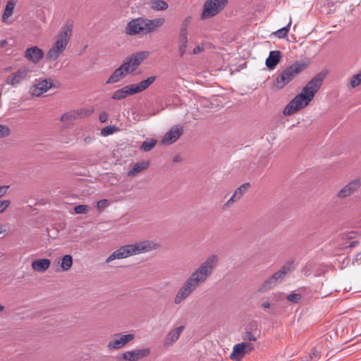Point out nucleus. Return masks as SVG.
I'll return each instance as SVG.
<instances>
[{
  "instance_id": "nucleus-49",
  "label": "nucleus",
  "mask_w": 361,
  "mask_h": 361,
  "mask_svg": "<svg viewBox=\"0 0 361 361\" xmlns=\"http://www.w3.org/2000/svg\"><path fill=\"white\" fill-rule=\"evenodd\" d=\"M361 260V252L360 253H357L355 256V258L353 259V263L354 264L355 262H357L358 263L359 261Z\"/></svg>"
},
{
  "instance_id": "nucleus-43",
  "label": "nucleus",
  "mask_w": 361,
  "mask_h": 361,
  "mask_svg": "<svg viewBox=\"0 0 361 361\" xmlns=\"http://www.w3.org/2000/svg\"><path fill=\"white\" fill-rule=\"evenodd\" d=\"M108 118V114L106 112H102L99 114V119L101 123H105L106 122Z\"/></svg>"
},
{
  "instance_id": "nucleus-45",
  "label": "nucleus",
  "mask_w": 361,
  "mask_h": 361,
  "mask_svg": "<svg viewBox=\"0 0 361 361\" xmlns=\"http://www.w3.org/2000/svg\"><path fill=\"white\" fill-rule=\"evenodd\" d=\"M191 17H187L186 18H185V20L183 22L181 27H185V30H187L188 25L191 22Z\"/></svg>"
},
{
  "instance_id": "nucleus-25",
  "label": "nucleus",
  "mask_w": 361,
  "mask_h": 361,
  "mask_svg": "<svg viewBox=\"0 0 361 361\" xmlns=\"http://www.w3.org/2000/svg\"><path fill=\"white\" fill-rule=\"evenodd\" d=\"M149 166V162L145 161H142L140 162L136 163L134 166L128 172V176H135L140 172L147 169Z\"/></svg>"
},
{
  "instance_id": "nucleus-55",
  "label": "nucleus",
  "mask_w": 361,
  "mask_h": 361,
  "mask_svg": "<svg viewBox=\"0 0 361 361\" xmlns=\"http://www.w3.org/2000/svg\"><path fill=\"white\" fill-rule=\"evenodd\" d=\"M4 310V306H2L1 305H0V311L3 310Z\"/></svg>"
},
{
  "instance_id": "nucleus-19",
  "label": "nucleus",
  "mask_w": 361,
  "mask_h": 361,
  "mask_svg": "<svg viewBox=\"0 0 361 361\" xmlns=\"http://www.w3.org/2000/svg\"><path fill=\"white\" fill-rule=\"evenodd\" d=\"M128 352L131 361H140L148 357L151 353V350L149 348H134Z\"/></svg>"
},
{
  "instance_id": "nucleus-56",
  "label": "nucleus",
  "mask_w": 361,
  "mask_h": 361,
  "mask_svg": "<svg viewBox=\"0 0 361 361\" xmlns=\"http://www.w3.org/2000/svg\"><path fill=\"white\" fill-rule=\"evenodd\" d=\"M178 161V158H175L174 161Z\"/></svg>"
},
{
  "instance_id": "nucleus-2",
  "label": "nucleus",
  "mask_w": 361,
  "mask_h": 361,
  "mask_svg": "<svg viewBox=\"0 0 361 361\" xmlns=\"http://www.w3.org/2000/svg\"><path fill=\"white\" fill-rule=\"evenodd\" d=\"M324 78V75L322 73H318L310 80L302 88L301 92L286 106L283 114L285 116H290L307 106L322 86Z\"/></svg>"
},
{
  "instance_id": "nucleus-52",
  "label": "nucleus",
  "mask_w": 361,
  "mask_h": 361,
  "mask_svg": "<svg viewBox=\"0 0 361 361\" xmlns=\"http://www.w3.org/2000/svg\"><path fill=\"white\" fill-rule=\"evenodd\" d=\"M7 44V41L6 40H2L1 42H0V45L1 47H4Z\"/></svg>"
},
{
  "instance_id": "nucleus-42",
  "label": "nucleus",
  "mask_w": 361,
  "mask_h": 361,
  "mask_svg": "<svg viewBox=\"0 0 361 361\" xmlns=\"http://www.w3.org/2000/svg\"><path fill=\"white\" fill-rule=\"evenodd\" d=\"M319 352L316 350V349H313L311 352V353L310 354V357L312 360H313L314 361H318V359L317 357H319Z\"/></svg>"
},
{
  "instance_id": "nucleus-17",
  "label": "nucleus",
  "mask_w": 361,
  "mask_h": 361,
  "mask_svg": "<svg viewBox=\"0 0 361 361\" xmlns=\"http://www.w3.org/2000/svg\"><path fill=\"white\" fill-rule=\"evenodd\" d=\"M361 186V176L344 186L337 194V197L345 198L350 196Z\"/></svg>"
},
{
  "instance_id": "nucleus-11",
  "label": "nucleus",
  "mask_w": 361,
  "mask_h": 361,
  "mask_svg": "<svg viewBox=\"0 0 361 361\" xmlns=\"http://www.w3.org/2000/svg\"><path fill=\"white\" fill-rule=\"evenodd\" d=\"M255 348L254 344L250 342L243 341L233 346V352L230 357L233 360H240L245 355L250 353Z\"/></svg>"
},
{
  "instance_id": "nucleus-46",
  "label": "nucleus",
  "mask_w": 361,
  "mask_h": 361,
  "mask_svg": "<svg viewBox=\"0 0 361 361\" xmlns=\"http://www.w3.org/2000/svg\"><path fill=\"white\" fill-rule=\"evenodd\" d=\"M311 267H312V263L307 264L302 269V273L305 275H309Z\"/></svg>"
},
{
  "instance_id": "nucleus-12",
  "label": "nucleus",
  "mask_w": 361,
  "mask_h": 361,
  "mask_svg": "<svg viewBox=\"0 0 361 361\" xmlns=\"http://www.w3.org/2000/svg\"><path fill=\"white\" fill-rule=\"evenodd\" d=\"M53 87V80L50 78L44 80L39 79L30 87V93L32 96L39 97L42 94L47 92Z\"/></svg>"
},
{
  "instance_id": "nucleus-44",
  "label": "nucleus",
  "mask_w": 361,
  "mask_h": 361,
  "mask_svg": "<svg viewBox=\"0 0 361 361\" xmlns=\"http://www.w3.org/2000/svg\"><path fill=\"white\" fill-rule=\"evenodd\" d=\"M106 206V200H99L97 203V207L99 209H104Z\"/></svg>"
},
{
  "instance_id": "nucleus-37",
  "label": "nucleus",
  "mask_w": 361,
  "mask_h": 361,
  "mask_svg": "<svg viewBox=\"0 0 361 361\" xmlns=\"http://www.w3.org/2000/svg\"><path fill=\"white\" fill-rule=\"evenodd\" d=\"M243 338L244 341L250 343L251 341H255L257 340V337L249 331H246L244 334Z\"/></svg>"
},
{
  "instance_id": "nucleus-21",
  "label": "nucleus",
  "mask_w": 361,
  "mask_h": 361,
  "mask_svg": "<svg viewBox=\"0 0 361 361\" xmlns=\"http://www.w3.org/2000/svg\"><path fill=\"white\" fill-rule=\"evenodd\" d=\"M282 56L279 51H271L266 59V66L269 70H274L280 62Z\"/></svg>"
},
{
  "instance_id": "nucleus-5",
  "label": "nucleus",
  "mask_w": 361,
  "mask_h": 361,
  "mask_svg": "<svg viewBox=\"0 0 361 361\" xmlns=\"http://www.w3.org/2000/svg\"><path fill=\"white\" fill-rule=\"evenodd\" d=\"M165 23L164 18L148 19L137 18L131 20L126 27V33L128 35H147L161 27Z\"/></svg>"
},
{
  "instance_id": "nucleus-23",
  "label": "nucleus",
  "mask_w": 361,
  "mask_h": 361,
  "mask_svg": "<svg viewBox=\"0 0 361 361\" xmlns=\"http://www.w3.org/2000/svg\"><path fill=\"white\" fill-rule=\"evenodd\" d=\"M156 80V76H150L137 84L131 85L135 94L141 92L147 89Z\"/></svg>"
},
{
  "instance_id": "nucleus-29",
  "label": "nucleus",
  "mask_w": 361,
  "mask_h": 361,
  "mask_svg": "<svg viewBox=\"0 0 361 361\" xmlns=\"http://www.w3.org/2000/svg\"><path fill=\"white\" fill-rule=\"evenodd\" d=\"M291 23H292V20H291V18H290V20H289L288 25L281 29H279L275 32H274V35L280 39L284 38L285 37H286L288 35V32H289V30H290V27L291 25Z\"/></svg>"
},
{
  "instance_id": "nucleus-35",
  "label": "nucleus",
  "mask_w": 361,
  "mask_h": 361,
  "mask_svg": "<svg viewBox=\"0 0 361 361\" xmlns=\"http://www.w3.org/2000/svg\"><path fill=\"white\" fill-rule=\"evenodd\" d=\"M188 40H179L178 51L180 56H183L187 50Z\"/></svg>"
},
{
  "instance_id": "nucleus-36",
  "label": "nucleus",
  "mask_w": 361,
  "mask_h": 361,
  "mask_svg": "<svg viewBox=\"0 0 361 361\" xmlns=\"http://www.w3.org/2000/svg\"><path fill=\"white\" fill-rule=\"evenodd\" d=\"M76 214H87L89 211V207L85 204H80L74 207Z\"/></svg>"
},
{
  "instance_id": "nucleus-26",
  "label": "nucleus",
  "mask_w": 361,
  "mask_h": 361,
  "mask_svg": "<svg viewBox=\"0 0 361 361\" xmlns=\"http://www.w3.org/2000/svg\"><path fill=\"white\" fill-rule=\"evenodd\" d=\"M126 75L123 72V71L119 66L117 69H116L114 73L110 75L109 79L106 80V84H113L120 81L122 78L126 77Z\"/></svg>"
},
{
  "instance_id": "nucleus-1",
  "label": "nucleus",
  "mask_w": 361,
  "mask_h": 361,
  "mask_svg": "<svg viewBox=\"0 0 361 361\" xmlns=\"http://www.w3.org/2000/svg\"><path fill=\"white\" fill-rule=\"evenodd\" d=\"M219 262V255L212 254L200 263L178 290L174 298V303L176 305L180 304L204 283L213 274Z\"/></svg>"
},
{
  "instance_id": "nucleus-31",
  "label": "nucleus",
  "mask_w": 361,
  "mask_h": 361,
  "mask_svg": "<svg viewBox=\"0 0 361 361\" xmlns=\"http://www.w3.org/2000/svg\"><path fill=\"white\" fill-rule=\"evenodd\" d=\"M15 7V4L12 1H8L5 7V10L2 16V19L4 21H6V20L9 18L13 12V9Z\"/></svg>"
},
{
  "instance_id": "nucleus-39",
  "label": "nucleus",
  "mask_w": 361,
  "mask_h": 361,
  "mask_svg": "<svg viewBox=\"0 0 361 361\" xmlns=\"http://www.w3.org/2000/svg\"><path fill=\"white\" fill-rule=\"evenodd\" d=\"M300 299V295L297 293L289 294L287 296V300L289 302H295V303L299 302Z\"/></svg>"
},
{
  "instance_id": "nucleus-22",
  "label": "nucleus",
  "mask_w": 361,
  "mask_h": 361,
  "mask_svg": "<svg viewBox=\"0 0 361 361\" xmlns=\"http://www.w3.org/2000/svg\"><path fill=\"white\" fill-rule=\"evenodd\" d=\"M133 94H135V92L132 85H126L124 87L114 92L112 95V99L114 100H121Z\"/></svg>"
},
{
  "instance_id": "nucleus-7",
  "label": "nucleus",
  "mask_w": 361,
  "mask_h": 361,
  "mask_svg": "<svg viewBox=\"0 0 361 361\" xmlns=\"http://www.w3.org/2000/svg\"><path fill=\"white\" fill-rule=\"evenodd\" d=\"M293 269V262H287L278 271L264 281L258 290L263 293L274 288L279 283L283 281L286 274L291 271Z\"/></svg>"
},
{
  "instance_id": "nucleus-38",
  "label": "nucleus",
  "mask_w": 361,
  "mask_h": 361,
  "mask_svg": "<svg viewBox=\"0 0 361 361\" xmlns=\"http://www.w3.org/2000/svg\"><path fill=\"white\" fill-rule=\"evenodd\" d=\"M10 134V129L4 125H0V137H4Z\"/></svg>"
},
{
  "instance_id": "nucleus-8",
  "label": "nucleus",
  "mask_w": 361,
  "mask_h": 361,
  "mask_svg": "<svg viewBox=\"0 0 361 361\" xmlns=\"http://www.w3.org/2000/svg\"><path fill=\"white\" fill-rule=\"evenodd\" d=\"M149 54L150 53L148 51L134 53L128 57L120 67L127 75L133 73L141 63L149 57Z\"/></svg>"
},
{
  "instance_id": "nucleus-33",
  "label": "nucleus",
  "mask_w": 361,
  "mask_h": 361,
  "mask_svg": "<svg viewBox=\"0 0 361 361\" xmlns=\"http://www.w3.org/2000/svg\"><path fill=\"white\" fill-rule=\"evenodd\" d=\"M361 84V71L353 75L350 80L349 85L351 88H355Z\"/></svg>"
},
{
  "instance_id": "nucleus-13",
  "label": "nucleus",
  "mask_w": 361,
  "mask_h": 361,
  "mask_svg": "<svg viewBox=\"0 0 361 361\" xmlns=\"http://www.w3.org/2000/svg\"><path fill=\"white\" fill-rule=\"evenodd\" d=\"M183 127L176 125L167 131L161 140L164 145H171L174 143L183 134Z\"/></svg>"
},
{
  "instance_id": "nucleus-15",
  "label": "nucleus",
  "mask_w": 361,
  "mask_h": 361,
  "mask_svg": "<svg viewBox=\"0 0 361 361\" xmlns=\"http://www.w3.org/2000/svg\"><path fill=\"white\" fill-rule=\"evenodd\" d=\"M28 69L26 67H21L16 72L7 76L6 82L11 86H16L20 83L27 75Z\"/></svg>"
},
{
  "instance_id": "nucleus-32",
  "label": "nucleus",
  "mask_w": 361,
  "mask_h": 361,
  "mask_svg": "<svg viewBox=\"0 0 361 361\" xmlns=\"http://www.w3.org/2000/svg\"><path fill=\"white\" fill-rule=\"evenodd\" d=\"M119 128L115 126H108L104 127L101 130V135L104 137H106L108 135H112L114 133L118 131Z\"/></svg>"
},
{
  "instance_id": "nucleus-41",
  "label": "nucleus",
  "mask_w": 361,
  "mask_h": 361,
  "mask_svg": "<svg viewBox=\"0 0 361 361\" xmlns=\"http://www.w3.org/2000/svg\"><path fill=\"white\" fill-rule=\"evenodd\" d=\"M179 40H188V32L185 27H181L179 34Z\"/></svg>"
},
{
  "instance_id": "nucleus-3",
  "label": "nucleus",
  "mask_w": 361,
  "mask_h": 361,
  "mask_svg": "<svg viewBox=\"0 0 361 361\" xmlns=\"http://www.w3.org/2000/svg\"><path fill=\"white\" fill-rule=\"evenodd\" d=\"M159 247V245L154 240H143L133 244L121 246L109 256L106 262L109 263L115 259H121L133 255L146 253Z\"/></svg>"
},
{
  "instance_id": "nucleus-14",
  "label": "nucleus",
  "mask_w": 361,
  "mask_h": 361,
  "mask_svg": "<svg viewBox=\"0 0 361 361\" xmlns=\"http://www.w3.org/2000/svg\"><path fill=\"white\" fill-rule=\"evenodd\" d=\"M184 329L185 326L183 325L171 329L164 338V345L165 347H171L179 339L180 334Z\"/></svg>"
},
{
  "instance_id": "nucleus-40",
  "label": "nucleus",
  "mask_w": 361,
  "mask_h": 361,
  "mask_svg": "<svg viewBox=\"0 0 361 361\" xmlns=\"http://www.w3.org/2000/svg\"><path fill=\"white\" fill-rule=\"evenodd\" d=\"M11 202L8 200L0 201V213L4 212L10 205Z\"/></svg>"
},
{
  "instance_id": "nucleus-51",
  "label": "nucleus",
  "mask_w": 361,
  "mask_h": 361,
  "mask_svg": "<svg viewBox=\"0 0 361 361\" xmlns=\"http://www.w3.org/2000/svg\"><path fill=\"white\" fill-rule=\"evenodd\" d=\"M345 236H346L348 238H350V239L353 238V236H354V233H353V232H352V233H346V234H345Z\"/></svg>"
},
{
  "instance_id": "nucleus-50",
  "label": "nucleus",
  "mask_w": 361,
  "mask_h": 361,
  "mask_svg": "<svg viewBox=\"0 0 361 361\" xmlns=\"http://www.w3.org/2000/svg\"><path fill=\"white\" fill-rule=\"evenodd\" d=\"M270 303L268 301H266V302H264L262 304V307L264 309L266 308H269L270 307Z\"/></svg>"
},
{
  "instance_id": "nucleus-10",
  "label": "nucleus",
  "mask_w": 361,
  "mask_h": 361,
  "mask_svg": "<svg viewBox=\"0 0 361 361\" xmlns=\"http://www.w3.org/2000/svg\"><path fill=\"white\" fill-rule=\"evenodd\" d=\"M134 339L135 335L133 334H115L113 338L109 341L107 348L109 350H118L125 348L128 343Z\"/></svg>"
},
{
  "instance_id": "nucleus-28",
  "label": "nucleus",
  "mask_w": 361,
  "mask_h": 361,
  "mask_svg": "<svg viewBox=\"0 0 361 361\" xmlns=\"http://www.w3.org/2000/svg\"><path fill=\"white\" fill-rule=\"evenodd\" d=\"M151 7L156 11H164L168 8L169 5L164 0H152Z\"/></svg>"
},
{
  "instance_id": "nucleus-6",
  "label": "nucleus",
  "mask_w": 361,
  "mask_h": 361,
  "mask_svg": "<svg viewBox=\"0 0 361 361\" xmlns=\"http://www.w3.org/2000/svg\"><path fill=\"white\" fill-rule=\"evenodd\" d=\"M307 67V64L305 62L299 61L294 62L276 77L274 84V87L279 90L283 89Z\"/></svg>"
},
{
  "instance_id": "nucleus-47",
  "label": "nucleus",
  "mask_w": 361,
  "mask_h": 361,
  "mask_svg": "<svg viewBox=\"0 0 361 361\" xmlns=\"http://www.w3.org/2000/svg\"><path fill=\"white\" fill-rule=\"evenodd\" d=\"M203 50H204L203 46L198 45V46H197L196 47H195L193 49L192 54H197L201 53L202 51H203Z\"/></svg>"
},
{
  "instance_id": "nucleus-30",
  "label": "nucleus",
  "mask_w": 361,
  "mask_h": 361,
  "mask_svg": "<svg viewBox=\"0 0 361 361\" xmlns=\"http://www.w3.org/2000/svg\"><path fill=\"white\" fill-rule=\"evenodd\" d=\"M156 144L157 140L154 139L145 140L141 145L140 149H142L144 152H149L155 147Z\"/></svg>"
},
{
  "instance_id": "nucleus-48",
  "label": "nucleus",
  "mask_w": 361,
  "mask_h": 361,
  "mask_svg": "<svg viewBox=\"0 0 361 361\" xmlns=\"http://www.w3.org/2000/svg\"><path fill=\"white\" fill-rule=\"evenodd\" d=\"M7 189L8 186H0V197L6 194Z\"/></svg>"
},
{
  "instance_id": "nucleus-53",
  "label": "nucleus",
  "mask_w": 361,
  "mask_h": 361,
  "mask_svg": "<svg viewBox=\"0 0 361 361\" xmlns=\"http://www.w3.org/2000/svg\"><path fill=\"white\" fill-rule=\"evenodd\" d=\"M90 141H91V138L90 137H87L85 138V142L86 143H90Z\"/></svg>"
},
{
  "instance_id": "nucleus-18",
  "label": "nucleus",
  "mask_w": 361,
  "mask_h": 361,
  "mask_svg": "<svg viewBox=\"0 0 361 361\" xmlns=\"http://www.w3.org/2000/svg\"><path fill=\"white\" fill-rule=\"evenodd\" d=\"M87 114L88 111L85 109H81L73 110L63 114L61 117V121L63 123H71L73 121L85 117Z\"/></svg>"
},
{
  "instance_id": "nucleus-54",
  "label": "nucleus",
  "mask_w": 361,
  "mask_h": 361,
  "mask_svg": "<svg viewBox=\"0 0 361 361\" xmlns=\"http://www.w3.org/2000/svg\"><path fill=\"white\" fill-rule=\"evenodd\" d=\"M356 244V242L354 241L353 243H351V244L350 245V246L353 247V246H355V245Z\"/></svg>"
},
{
  "instance_id": "nucleus-24",
  "label": "nucleus",
  "mask_w": 361,
  "mask_h": 361,
  "mask_svg": "<svg viewBox=\"0 0 361 361\" xmlns=\"http://www.w3.org/2000/svg\"><path fill=\"white\" fill-rule=\"evenodd\" d=\"M51 261L49 259H40L32 262V268L38 272H44L50 267Z\"/></svg>"
},
{
  "instance_id": "nucleus-20",
  "label": "nucleus",
  "mask_w": 361,
  "mask_h": 361,
  "mask_svg": "<svg viewBox=\"0 0 361 361\" xmlns=\"http://www.w3.org/2000/svg\"><path fill=\"white\" fill-rule=\"evenodd\" d=\"M250 184L249 183H246L240 185L238 188L231 198L227 201L226 205L229 207L232 203L239 200L242 196L247 192V190L250 188Z\"/></svg>"
},
{
  "instance_id": "nucleus-16",
  "label": "nucleus",
  "mask_w": 361,
  "mask_h": 361,
  "mask_svg": "<svg viewBox=\"0 0 361 361\" xmlns=\"http://www.w3.org/2000/svg\"><path fill=\"white\" fill-rule=\"evenodd\" d=\"M44 56V51L37 46L29 47L25 51V59L33 63H38Z\"/></svg>"
},
{
  "instance_id": "nucleus-34",
  "label": "nucleus",
  "mask_w": 361,
  "mask_h": 361,
  "mask_svg": "<svg viewBox=\"0 0 361 361\" xmlns=\"http://www.w3.org/2000/svg\"><path fill=\"white\" fill-rule=\"evenodd\" d=\"M115 359L116 361H131L128 350L118 353Z\"/></svg>"
},
{
  "instance_id": "nucleus-9",
  "label": "nucleus",
  "mask_w": 361,
  "mask_h": 361,
  "mask_svg": "<svg viewBox=\"0 0 361 361\" xmlns=\"http://www.w3.org/2000/svg\"><path fill=\"white\" fill-rule=\"evenodd\" d=\"M228 0H208L203 7L202 18L203 19L209 18L217 15L224 9L228 4Z\"/></svg>"
},
{
  "instance_id": "nucleus-27",
  "label": "nucleus",
  "mask_w": 361,
  "mask_h": 361,
  "mask_svg": "<svg viewBox=\"0 0 361 361\" xmlns=\"http://www.w3.org/2000/svg\"><path fill=\"white\" fill-rule=\"evenodd\" d=\"M59 263L63 271H68L73 265V257L70 255H66L61 259Z\"/></svg>"
},
{
  "instance_id": "nucleus-4",
  "label": "nucleus",
  "mask_w": 361,
  "mask_h": 361,
  "mask_svg": "<svg viewBox=\"0 0 361 361\" xmlns=\"http://www.w3.org/2000/svg\"><path fill=\"white\" fill-rule=\"evenodd\" d=\"M73 23L67 21L55 37V41L47 53V59L56 61L66 50L73 34Z\"/></svg>"
}]
</instances>
